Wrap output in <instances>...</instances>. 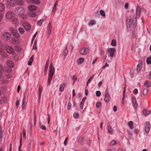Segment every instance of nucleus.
<instances>
[{
    "label": "nucleus",
    "instance_id": "f257e3e1",
    "mask_svg": "<svg viewBox=\"0 0 151 151\" xmlns=\"http://www.w3.org/2000/svg\"><path fill=\"white\" fill-rule=\"evenodd\" d=\"M25 12L24 8L22 6L17 8L14 11L15 13L20 16L23 19H26L27 17V16L24 14Z\"/></svg>",
    "mask_w": 151,
    "mask_h": 151
},
{
    "label": "nucleus",
    "instance_id": "f03ea898",
    "mask_svg": "<svg viewBox=\"0 0 151 151\" xmlns=\"http://www.w3.org/2000/svg\"><path fill=\"white\" fill-rule=\"evenodd\" d=\"M55 72V68L53 66L52 62H51L50 66L48 78V79L47 85H50L52 80V77Z\"/></svg>",
    "mask_w": 151,
    "mask_h": 151
},
{
    "label": "nucleus",
    "instance_id": "7ed1b4c3",
    "mask_svg": "<svg viewBox=\"0 0 151 151\" xmlns=\"http://www.w3.org/2000/svg\"><path fill=\"white\" fill-rule=\"evenodd\" d=\"M11 37V34L9 32H5L3 34L2 37L4 40L7 41L10 39Z\"/></svg>",
    "mask_w": 151,
    "mask_h": 151
},
{
    "label": "nucleus",
    "instance_id": "20e7f679",
    "mask_svg": "<svg viewBox=\"0 0 151 151\" xmlns=\"http://www.w3.org/2000/svg\"><path fill=\"white\" fill-rule=\"evenodd\" d=\"M89 52V49L86 47H81L79 50V52L81 54L85 55Z\"/></svg>",
    "mask_w": 151,
    "mask_h": 151
},
{
    "label": "nucleus",
    "instance_id": "39448f33",
    "mask_svg": "<svg viewBox=\"0 0 151 151\" xmlns=\"http://www.w3.org/2000/svg\"><path fill=\"white\" fill-rule=\"evenodd\" d=\"M116 51V49L114 48H110L107 50V52L109 54V55L111 57H113L114 56V52Z\"/></svg>",
    "mask_w": 151,
    "mask_h": 151
},
{
    "label": "nucleus",
    "instance_id": "423d86ee",
    "mask_svg": "<svg viewBox=\"0 0 151 151\" xmlns=\"http://www.w3.org/2000/svg\"><path fill=\"white\" fill-rule=\"evenodd\" d=\"M150 122H146L145 125V130L147 134H148L150 130Z\"/></svg>",
    "mask_w": 151,
    "mask_h": 151
},
{
    "label": "nucleus",
    "instance_id": "0eeeda50",
    "mask_svg": "<svg viewBox=\"0 0 151 151\" xmlns=\"http://www.w3.org/2000/svg\"><path fill=\"white\" fill-rule=\"evenodd\" d=\"M6 51L9 53L12 54L14 53L13 49L11 47L7 46L5 47Z\"/></svg>",
    "mask_w": 151,
    "mask_h": 151
},
{
    "label": "nucleus",
    "instance_id": "6e6552de",
    "mask_svg": "<svg viewBox=\"0 0 151 151\" xmlns=\"http://www.w3.org/2000/svg\"><path fill=\"white\" fill-rule=\"evenodd\" d=\"M106 129L107 130L108 133L112 134L114 132V130L111 126L110 124L108 125L106 127Z\"/></svg>",
    "mask_w": 151,
    "mask_h": 151
},
{
    "label": "nucleus",
    "instance_id": "1a4fd4ad",
    "mask_svg": "<svg viewBox=\"0 0 151 151\" xmlns=\"http://www.w3.org/2000/svg\"><path fill=\"white\" fill-rule=\"evenodd\" d=\"M14 15V13L12 11H8L6 14V18L7 19H9Z\"/></svg>",
    "mask_w": 151,
    "mask_h": 151
},
{
    "label": "nucleus",
    "instance_id": "9d476101",
    "mask_svg": "<svg viewBox=\"0 0 151 151\" xmlns=\"http://www.w3.org/2000/svg\"><path fill=\"white\" fill-rule=\"evenodd\" d=\"M23 26L26 31H29L30 29V25L27 22H24L23 24Z\"/></svg>",
    "mask_w": 151,
    "mask_h": 151
},
{
    "label": "nucleus",
    "instance_id": "9b49d317",
    "mask_svg": "<svg viewBox=\"0 0 151 151\" xmlns=\"http://www.w3.org/2000/svg\"><path fill=\"white\" fill-rule=\"evenodd\" d=\"M105 97L104 98V101L106 103H108L109 101L110 95L109 93L106 91L105 94Z\"/></svg>",
    "mask_w": 151,
    "mask_h": 151
},
{
    "label": "nucleus",
    "instance_id": "f8f14e48",
    "mask_svg": "<svg viewBox=\"0 0 151 151\" xmlns=\"http://www.w3.org/2000/svg\"><path fill=\"white\" fill-rule=\"evenodd\" d=\"M133 105L135 108H137V103L135 97L133 96L132 98Z\"/></svg>",
    "mask_w": 151,
    "mask_h": 151
},
{
    "label": "nucleus",
    "instance_id": "ddd939ff",
    "mask_svg": "<svg viewBox=\"0 0 151 151\" xmlns=\"http://www.w3.org/2000/svg\"><path fill=\"white\" fill-rule=\"evenodd\" d=\"M28 8L29 9V12L34 11L37 9V7L34 5H31L29 6Z\"/></svg>",
    "mask_w": 151,
    "mask_h": 151
},
{
    "label": "nucleus",
    "instance_id": "4468645a",
    "mask_svg": "<svg viewBox=\"0 0 151 151\" xmlns=\"http://www.w3.org/2000/svg\"><path fill=\"white\" fill-rule=\"evenodd\" d=\"M126 24L127 26H130L132 25V20L130 17H127Z\"/></svg>",
    "mask_w": 151,
    "mask_h": 151
},
{
    "label": "nucleus",
    "instance_id": "2eb2a0df",
    "mask_svg": "<svg viewBox=\"0 0 151 151\" xmlns=\"http://www.w3.org/2000/svg\"><path fill=\"white\" fill-rule=\"evenodd\" d=\"M141 10L140 7L137 6L136 8V14L137 17H139Z\"/></svg>",
    "mask_w": 151,
    "mask_h": 151
},
{
    "label": "nucleus",
    "instance_id": "dca6fc26",
    "mask_svg": "<svg viewBox=\"0 0 151 151\" xmlns=\"http://www.w3.org/2000/svg\"><path fill=\"white\" fill-rule=\"evenodd\" d=\"M15 0H7V3L10 6H13L15 4Z\"/></svg>",
    "mask_w": 151,
    "mask_h": 151
},
{
    "label": "nucleus",
    "instance_id": "f3484780",
    "mask_svg": "<svg viewBox=\"0 0 151 151\" xmlns=\"http://www.w3.org/2000/svg\"><path fill=\"white\" fill-rule=\"evenodd\" d=\"M52 27L51 25V22H50L49 23L48 26V33L49 35H50L51 33V30H52Z\"/></svg>",
    "mask_w": 151,
    "mask_h": 151
},
{
    "label": "nucleus",
    "instance_id": "a211bd4d",
    "mask_svg": "<svg viewBox=\"0 0 151 151\" xmlns=\"http://www.w3.org/2000/svg\"><path fill=\"white\" fill-rule=\"evenodd\" d=\"M7 64L8 66L11 68H13L14 66V63L11 60H8L7 62Z\"/></svg>",
    "mask_w": 151,
    "mask_h": 151
},
{
    "label": "nucleus",
    "instance_id": "6ab92c4d",
    "mask_svg": "<svg viewBox=\"0 0 151 151\" xmlns=\"http://www.w3.org/2000/svg\"><path fill=\"white\" fill-rule=\"evenodd\" d=\"M42 89H43L42 87L41 86H39V89H38V94L39 95V100L40 99L41 96V93H42Z\"/></svg>",
    "mask_w": 151,
    "mask_h": 151
},
{
    "label": "nucleus",
    "instance_id": "aec40b11",
    "mask_svg": "<svg viewBox=\"0 0 151 151\" xmlns=\"http://www.w3.org/2000/svg\"><path fill=\"white\" fill-rule=\"evenodd\" d=\"M0 54L4 57H6L7 56V54L5 53L4 50L1 48H0Z\"/></svg>",
    "mask_w": 151,
    "mask_h": 151
},
{
    "label": "nucleus",
    "instance_id": "412c9836",
    "mask_svg": "<svg viewBox=\"0 0 151 151\" xmlns=\"http://www.w3.org/2000/svg\"><path fill=\"white\" fill-rule=\"evenodd\" d=\"M49 61L48 60H47L46 63L45 65V67L44 69V71L45 75H46L47 72V70L48 67V64H49Z\"/></svg>",
    "mask_w": 151,
    "mask_h": 151
},
{
    "label": "nucleus",
    "instance_id": "4be33fe9",
    "mask_svg": "<svg viewBox=\"0 0 151 151\" xmlns=\"http://www.w3.org/2000/svg\"><path fill=\"white\" fill-rule=\"evenodd\" d=\"M66 85V83H64L61 84L60 87V91H63L64 90L65 86Z\"/></svg>",
    "mask_w": 151,
    "mask_h": 151
},
{
    "label": "nucleus",
    "instance_id": "5701e85b",
    "mask_svg": "<svg viewBox=\"0 0 151 151\" xmlns=\"http://www.w3.org/2000/svg\"><path fill=\"white\" fill-rule=\"evenodd\" d=\"M5 5L2 3H0V12H3L5 9Z\"/></svg>",
    "mask_w": 151,
    "mask_h": 151
},
{
    "label": "nucleus",
    "instance_id": "b1692460",
    "mask_svg": "<svg viewBox=\"0 0 151 151\" xmlns=\"http://www.w3.org/2000/svg\"><path fill=\"white\" fill-rule=\"evenodd\" d=\"M28 2H32L36 4H39L40 2L38 0H26Z\"/></svg>",
    "mask_w": 151,
    "mask_h": 151
},
{
    "label": "nucleus",
    "instance_id": "393cba45",
    "mask_svg": "<svg viewBox=\"0 0 151 151\" xmlns=\"http://www.w3.org/2000/svg\"><path fill=\"white\" fill-rule=\"evenodd\" d=\"M25 95L24 94V96L23 99L22 104V109H24L25 107Z\"/></svg>",
    "mask_w": 151,
    "mask_h": 151
},
{
    "label": "nucleus",
    "instance_id": "a878e982",
    "mask_svg": "<svg viewBox=\"0 0 151 151\" xmlns=\"http://www.w3.org/2000/svg\"><path fill=\"white\" fill-rule=\"evenodd\" d=\"M128 125L131 129H132L133 128V122L132 121H129L128 123Z\"/></svg>",
    "mask_w": 151,
    "mask_h": 151
},
{
    "label": "nucleus",
    "instance_id": "bb28decb",
    "mask_svg": "<svg viewBox=\"0 0 151 151\" xmlns=\"http://www.w3.org/2000/svg\"><path fill=\"white\" fill-rule=\"evenodd\" d=\"M11 22L13 24H16L18 23V21L16 18L14 17L12 19Z\"/></svg>",
    "mask_w": 151,
    "mask_h": 151
},
{
    "label": "nucleus",
    "instance_id": "cd10ccee",
    "mask_svg": "<svg viewBox=\"0 0 151 151\" xmlns=\"http://www.w3.org/2000/svg\"><path fill=\"white\" fill-rule=\"evenodd\" d=\"M29 16L31 17H35L36 16V13L33 12H29L28 13Z\"/></svg>",
    "mask_w": 151,
    "mask_h": 151
},
{
    "label": "nucleus",
    "instance_id": "c85d7f7f",
    "mask_svg": "<svg viewBox=\"0 0 151 151\" xmlns=\"http://www.w3.org/2000/svg\"><path fill=\"white\" fill-rule=\"evenodd\" d=\"M142 65L141 63L138 64L137 66V71L139 72L140 71L142 68Z\"/></svg>",
    "mask_w": 151,
    "mask_h": 151
},
{
    "label": "nucleus",
    "instance_id": "c756f323",
    "mask_svg": "<svg viewBox=\"0 0 151 151\" xmlns=\"http://www.w3.org/2000/svg\"><path fill=\"white\" fill-rule=\"evenodd\" d=\"M143 113L144 114L145 116H147L151 113V111L149 110H147L144 109L143 111Z\"/></svg>",
    "mask_w": 151,
    "mask_h": 151
},
{
    "label": "nucleus",
    "instance_id": "7c9ffc66",
    "mask_svg": "<svg viewBox=\"0 0 151 151\" xmlns=\"http://www.w3.org/2000/svg\"><path fill=\"white\" fill-rule=\"evenodd\" d=\"M10 30L11 33L13 35L17 32V31L16 29L13 28H11Z\"/></svg>",
    "mask_w": 151,
    "mask_h": 151
},
{
    "label": "nucleus",
    "instance_id": "2f4dec72",
    "mask_svg": "<svg viewBox=\"0 0 151 151\" xmlns=\"http://www.w3.org/2000/svg\"><path fill=\"white\" fill-rule=\"evenodd\" d=\"M148 88H145L143 89V95L144 96H146L148 92Z\"/></svg>",
    "mask_w": 151,
    "mask_h": 151
},
{
    "label": "nucleus",
    "instance_id": "473e14b6",
    "mask_svg": "<svg viewBox=\"0 0 151 151\" xmlns=\"http://www.w3.org/2000/svg\"><path fill=\"white\" fill-rule=\"evenodd\" d=\"M4 72L3 67L2 66L0 65V78L3 76L2 73Z\"/></svg>",
    "mask_w": 151,
    "mask_h": 151
},
{
    "label": "nucleus",
    "instance_id": "72a5a7b5",
    "mask_svg": "<svg viewBox=\"0 0 151 151\" xmlns=\"http://www.w3.org/2000/svg\"><path fill=\"white\" fill-rule=\"evenodd\" d=\"M96 22L94 20H91L88 24V25L89 26L94 25L96 24Z\"/></svg>",
    "mask_w": 151,
    "mask_h": 151
},
{
    "label": "nucleus",
    "instance_id": "f704fd0d",
    "mask_svg": "<svg viewBox=\"0 0 151 151\" xmlns=\"http://www.w3.org/2000/svg\"><path fill=\"white\" fill-rule=\"evenodd\" d=\"M16 3L18 5H22L23 4V1L22 0H16Z\"/></svg>",
    "mask_w": 151,
    "mask_h": 151
},
{
    "label": "nucleus",
    "instance_id": "c9c22d12",
    "mask_svg": "<svg viewBox=\"0 0 151 151\" xmlns=\"http://www.w3.org/2000/svg\"><path fill=\"white\" fill-rule=\"evenodd\" d=\"M144 86H147L146 88H148L150 87L151 86V83L146 81L144 83Z\"/></svg>",
    "mask_w": 151,
    "mask_h": 151
},
{
    "label": "nucleus",
    "instance_id": "e433bc0d",
    "mask_svg": "<svg viewBox=\"0 0 151 151\" xmlns=\"http://www.w3.org/2000/svg\"><path fill=\"white\" fill-rule=\"evenodd\" d=\"M84 61V59L83 58H80L77 60V63L78 64H81L83 63Z\"/></svg>",
    "mask_w": 151,
    "mask_h": 151
},
{
    "label": "nucleus",
    "instance_id": "4c0bfd02",
    "mask_svg": "<svg viewBox=\"0 0 151 151\" xmlns=\"http://www.w3.org/2000/svg\"><path fill=\"white\" fill-rule=\"evenodd\" d=\"M12 43L13 44H17L19 43V41L18 39H13L12 40Z\"/></svg>",
    "mask_w": 151,
    "mask_h": 151
},
{
    "label": "nucleus",
    "instance_id": "58836bf2",
    "mask_svg": "<svg viewBox=\"0 0 151 151\" xmlns=\"http://www.w3.org/2000/svg\"><path fill=\"white\" fill-rule=\"evenodd\" d=\"M67 46H66L65 49L64 51L63 52V55L64 56H66L68 53V50L67 49Z\"/></svg>",
    "mask_w": 151,
    "mask_h": 151
},
{
    "label": "nucleus",
    "instance_id": "ea45409f",
    "mask_svg": "<svg viewBox=\"0 0 151 151\" xmlns=\"http://www.w3.org/2000/svg\"><path fill=\"white\" fill-rule=\"evenodd\" d=\"M22 145V135L21 136H20V145L19 147V151H22L21 149V147Z\"/></svg>",
    "mask_w": 151,
    "mask_h": 151
},
{
    "label": "nucleus",
    "instance_id": "a19ab883",
    "mask_svg": "<svg viewBox=\"0 0 151 151\" xmlns=\"http://www.w3.org/2000/svg\"><path fill=\"white\" fill-rule=\"evenodd\" d=\"M94 75H93L92 76H91L88 79L87 82L86 83V86H87L88 84L90 83L91 81L93 79L94 77Z\"/></svg>",
    "mask_w": 151,
    "mask_h": 151
},
{
    "label": "nucleus",
    "instance_id": "79ce46f5",
    "mask_svg": "<svg viewBox=\"0 0 151 151\" xmlns=\"http://www.w3.org/2000/svg\"><path fill=\"white\" fill-rule=\"evenodd\" d=\"M78 142L80 144H82L83 143V138L82 137H80L78 139Z\"/></svg>",
    "mask_w": 151,
    "mask_h": 151
},
{
    "label": "nucleus",
    "instance_id": "37998d69",
    "mask_svg": "<svg viewBox=\"0 0 151 151\" xmlns=\"http://www.w3.org/2000/svg\"><path fill=\"white\" fill-rule=\"evenodd\" d=\"M26 130L24 129H23V132L22 133V134H21V135H22H22H23V137L24 139H26Z\"/></svg>",
    "mask_w": 151,
    "mask_h": 151
},
{
    "label": "nucleus",
    "instance_id": "c03bdc74",
    "mask_svg": "<svg viewBox=\"0 0 151 151\" xmlns=\"http://www.w3.org/2000/svg\"><path fill=\"white\" fill-rule=\"evenodd\" d=\"M116 41L115 40L113 39L112 40L111 44L112 46H115L116 45Z\"/></svg>",
    "mask_w": 151,
    "mask_h": 151
},
{
    "label": "nucleus",
    "instance_id": "a18cd8bd",
    "mask_svg": "<svg viewBox=\"0 0 151 151\" xmlns=\"http://www.w3.org/2000/svg\"><path fill=\"white\" fill-rule=\"evenodd\" d=\"M18 31L21 34H23L24 32V31L23 28H19Z\"/></svg>",
    "mask_w": 151,
    "mask_h": 151
},
{
    "label": "nucleus",
    "instance_id": "49530a36",
    "mask_svg": "<svg viewBox=\"0 0 151 151\" xmlns=\"http://www.w3.org/2000/svg\"><path fill=\"white\" fill-rule=\"evenodd\" d=\"M136 17L135 16H134L133 17V24L135 26L136 22Z\"/></svg>",
    "mask_w": 151,
    "mask_h": 151
},
{
    "label": "nucleus",
    "instance_id": "de8ad7c7",
    "mask_svg": "<svg viewBox=\"0 0 151 151\" xmlns=\"http://www.w3.org/2000/svg\"><path fill=\"white\" fill-rule=\"evenodd\" d=\"M146 61L147 64H149L151 63V55L150 57L147 58Z\"/></svg>",
    "mask_w": 151,
    "mask_h": 151
},
{
    "label": "nucleus",
    "instance_id": "09e8293b",
    "mask_svg": "<svg viewBox=\"0 0 151 151\" xmlns=\"http://www.w3.org/2000/svg\"><path fill=\"white\" fill-rule=\"evenodd\" d=\"M100 13L101 16L103 17H105V14L104 12L102 10H101L100 11Z\"/></svg>",
    "mask_w": 151,
    "mask_h": 151
},
{
    "label": "nucleus",
    "instance_id": "8fccbe9b",
    "mask_svg": "<svg viewBox=\"0 0 151 151\" xmlns=\"http://www.w3.org/2000/svg\"><path fill=\"white\" fill-rule=\"evenodd\" d=\"M43 19H41L37 22V24L40 26H41L42 25V22L43 21Z\"/></svg>",
    "mask_w": 151,
    "mask_h": 151
},
{
    "label": "nucleus",
    "instance_id": "3c124183",
    "mask_svg": "<svg viewBox=\"0 0 151 151\" xmlns=\"http://www.w3.org/2000/svg\"><path fill=\"white\" fill-rule=\"evenodd\" d=\"M116 143V141L115 140H112L110 143L109 145L110 146H112L115 145Z\"/></svg>",
    "mask_w": 151,
    "mask_h": 151
},
{
    "label": "nucleus",
    "instance_id": "603ef678",
    "mask_svg": "<svg viewBox=\"0 0 151 151\" xmlns=\"http://www.w3.org/2000/svg\"><path fill=\"white\" fill-rule=\"evenodd\" d=\"M127 132L128 134L129 137L130 139H132V134L130 133V131L127 130Z\"/></svg>",
    "mask_w": 151,
    "mask_h": 151
},
{
    "label": "nucleus",
    "instance_id": "864d4df0",
    "mask_svg": "<svg viewBox=\"0 0 151 151\" xmlns=\"http://www.w3.org/2000/svg\"><path fill=\"white\" fill-rule=\"evenodd\" d=\"M96 95L97 96H100L101 95V92L100 91H97L96 92Z\"/></svg>",
    "mask_w": 151,
    "mask_h": 151
},
{
    "label": "nucleus",
    "instance_id": "5fc2aeb1",
    "mask_svg": "<svg viewBox=\"0 0 151 151\" xmlns=\"http://www.w3.org/2000/svg\"><path fill=\"white\" fill-rule=\"evenodd\" d=\"M3 131L2 129L1 128V126H0V138H1L2 136V134H3Z\"/></svg>",
    "mask_w": 151,
    "mask_h": 151
},
{
    "label": "nucleus",
    "instance_id": "6e6d98bb",
    "mask_svg": "<svg viewBox=\"0 0 151 151\" xmlns=\"http://www.w3.org/2000/svg\"><path fill=\"white\" fill-rule=\"evenodd\" d=\"M71 106V104L70 102H68V109L69 110L70 109Z\"/></svg>",
    "mask_w": 151,
    "mask_h": 151
},
{
    "label": "nucleus",
    "instance_id": "4d7b16f0",
    "mask_svg": "<svg viewBox=\"0 0 151 151\" xmlns=\"http://www.w3.org/2000/svg\"><path fill=\"white\" fill-rule=\"evenodd\" d=\"M13 35L18 38H19L20 37V35L17 32L14 35Z\"/></svg>",
    "mask_w": 151,
    "mask_h": 151
},
{
    "label": "nucleus",
    "instance_id": "13d9d810",
    "mask_svg": "<svg viewBox=\"0 0 151 151\" xmlns=\"http://www.w3.org/2000/svg\"><path fill=\"white\" fill-rule=\"evenodd\" d=\"M79 116V114L77 113H75L74 114V117L76 118H78Z\"/></svg>",
    "mask_w": 151,
    "mask_h": 151
},
{
    "label": "nucleus",
    "instance_id": "bf43d9fd",
    "mask_svg": "<svg viewBox=\"0 0 151 151\" xmlns=\"http://www.w3.org/2000/svg\"><path fill=\"white\" fill-rule=\"evenodd\" d=\"M138 92V91L137 89L135 88L134 89L133 91V93L134 94H137V93Z\"/></svg>",
    "mask_w": 151,
    "mask_h": 151
},
{
    "label": "nucleus",
    "instance_id": "052dcab7",
    "mask_svg": "<svg viewBox=\"0 0 151 151\" xmlns=\"http://www.w3.org/2000/svg\"><path fill=\"white\" fill-rule=\"evenodd\" d=\"M101 105V103L100 102H98L97 103L96 106V107L97 108L99 107Z\"/></svg>",
    "mask_w": 151,
    "mask_h": 151
},
{
    "label": "nucleus",
    "instance_id": "680f3d73",
    "mask_svg": "<svg viewBox=\"0 0 151 151\" xmlns=\"http://www.w3.org/2000/svg\"><path fill=\"white\" fill-rule=\"evenodd\" d=\"M57 9V7L56 6H54L52 12L54 14L56 12V10Z\"/></svg>",
    "mask_w": 151,
    "mask_h": 151
},
{
    "label": "nucleus",
    "instance_id": "e2e57ef3",
    "mask_svg": "<svg viewBox=\"0 0 151 151\" xmlns=\"http://www.w3.org/2000/svg\"><path fill=\"white\" fill-rule=\"evenodd\" d=\"M33 61V60H29L28 62V65H31L32 64V63Z\"/></svg>",
    "mask_w": 151,
    "mask_h": 151
},
{
    "label": "nucleus",
    "instance_id": "0e129e2a",
    "mask_svg": "<svg viewBox=\"0 0 151 151\" xmlns=\"http://www.w3.org/2000/svg\"><path fill=\"white\" fill-rule=\"evenodd\" d=\"M102 83V82L101 81L98 83V86L99 88H100L101 87V85Z\"/></svg>",
    "mask_w": 151,
    "mask_h": 151
},
{
    "label": "nucleus",
    "instance_id": "69168bd1",
    "mask_svg": "<svg viewBox=\"0 0 151 151\" xmlns=\"http://www.w3.org/2000/svg\"><path fill=\"white\" fill-rule=\"evenodd\" d=\"M68 138L67 137L66 138V139H65L64 141V144L65 145H67V141H68Z\"/></svg>",
    "mask_w": 151,
    "mask_h": 151
},
{
    "label": "nucleus",
    "instance_id": "338daca9",
    "mask_svg": "<svg viewBox=\"0 0 151 151\" xmlns=\"http://www.w3.org/2000/svg\"><path fill=\"white\" fill-rule=\"evenodd\" d=\"M40 128L43 130H45L46 129L45 127L43 125H41L40 126Z\"/></svg>",
    "mask_w": 151,
    "mask_h": 151
},
{
    "label": "nucleus",
    "instance_id": "774afa93",
    "mask_svg": "<svg viewBox=\"0 0 151 151\" xmlns=\"http://www.w3.org/2000/svg\"><path fill=\"white\" fill-rule=\"evenodd\" d=\"M117 110V107L114 106L113 107V110L114 111H116Z\"/></svg>",
    "mask_w": 151,
    "mask_h": 151
}]
</instances>
